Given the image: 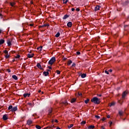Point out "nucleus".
<instances>
[{"instance_id": "1", "label": "nucleus", "mask_w": 129, "mask_h": 129, "mask_svg": "<svg viewBox=\"0 0 129 129\" xmlns=\"http://www.w3.org/2000/svg\"><path fill=\"white\" fill-rule=\"evenodd\" d=\"M91 102H93L95 104H99L100 103V99H98L97 97H94L91 100Z\"/></svg>"}, {"instance_id": "2", "label": "nucleus", "mask_w": 129, "mask_h": 129, "mask_svg": "<svg viewBox=\"0 0 129 129\" xmlns=\"http://www.w3.org/2000/svg\"><path fill=\"white\" fill-rule=\"evenodd\" d=\"M55 61H56V57L53 56L51 57V58L48 61V64H49V65L52 66V65H53V64L54 63Z\"/></svg>"}, {"instance_id": "3", "label": "nucleus", "mask_w": 129, "mask_h": 129, "mask_svg": "<svg viewBox=\"0 0 129 129\" xmlns=\"http://www.w3.org/2000/svg\"><path fill=\"white\" fill-rule=\"evenodd\" d=\"M127 95V92L126 91H124L122 94V99H124V98H125Z\"/></svg>"}, {"instance_id": "4", "label": "nucleus", "mask_w": 129, "mask_h": 129, "mask_svg": "<svg viewBox=\"0 0 129 129\" xmlns=\"http://www.w3.org/2000/svg\"><path fill=\"white\" fill-rule=\"evenodd\" d=\"M8 115L7 114H5L3 116V120H7L8 119Z\"/></svg>"}, {"instance_id": "5", "label": "nucleus", "mask_w": 129, "mask_h": 129, "mask_svg": "<svg viewBox=\"0 0 129 129\" xmlns=\"http://www.w3.org/2000/svg\"><path fill=\"white\" fill-rule=\"evenodd\" d=\"M36 66L39 69H40V70H44V69L42 68V66H41V64H40V63H38Z\"/></svg>"}, {"instance_id": "6", "label": "nucleus", "mask_w": 129, "mask_h": 129, "mask_svg": "<svg viewBox=\"0 0 129 129\" xmlns=\"http://www.w3.org/2000/svg\"><path fill=\"white\" fill-rule=\"evenodd\" d=\"M79 74H80L79 75V76H81L82 78H85V77H86V74H83L81 73V72H79Z\"/></svg>"}, {"instance_id": "7", "label": "nucleus", "mask_w": 129, "mask_h": 129, "mask_svg": "<svg viewBox=\"0 0 129 129\" xmlns=\"http://www.w3.org/2000/svg\"><path fill=\"white\" fill-rule=\"evenodd\" d=\"M44 27H50V24H45L43 25L39 26V28H44Z\"/></svg>"}, {"instance_id": "8", "label": "nucleus", "mask_w": 129, "mask_h": 129, "mask_svg": "<svg viewBox=\"0 0 129 129\" xmlns=\"http://www.w3.org/2000/svg\"><path fill=\"white\" fill-rule=\"evenodd\" d=\"M100 8H101V7L100 6H99V5L96 6L95 7V9H94L95 12H97V11H99Z\"/></svg>"}, {"instance_id": "9", "label": "nucleus", "mask_w": 129, "mask_h": 129, "mask_svg": "<svg viewBox=\"0 0 129 129\" xmlns=\"http://www.w3.org/2000/svg\"><path fill=\"white\" fill-rule=\"evenodd\" d=\"M17 110H18V107L17 106H15L12 108V109L11 110V111L14 112L15 111H17Z\"/></svg>"}, {"instance_id": "10", "label": "nucleus", "mask_w": 129, "mask_h": 129, "mask_svg": "<svg viewBox=\"0 0 129 129\" xmlns=\"http://www.w3.org/2000/svg\"><path fill=\"white\" fill-rule=\"evenodd\" d=\"M33 123V121H32L31 120L28 119L27 121V124H28V125H30V124H32Z\"/></svg>"}, {"instance_id": "11", "label": "nucleus", "mask_w": 129, "mask_h": 129, "mask_svg": "<svg viewBox=\"0 0 129 129\" xmlns=\"http://www.w3.org/2000/svg\"><path fill=\"white\" fill-rule=\"evenodd\" d=\"M7 44H8V46H9V47H10V46H11L12 45V41H11L10 39L7 40Z\"/></svg>"}, {"instance_id": "12", "label": "nucleus", "mask_w": 129, "mask_h": 129, "mask_svg": "<svg viewBox=\"0 0 129 129\" xmlns=\"http://www.w3.org/2000/svg\"><path fill=\"white\" fill-rule=\"evenodd\" d=\"M61 104H62V105H68L69 103L67 101H64L61 102Z\"/></svg>"}, {"instance_id": "13", "label": "nucleus", "mask_w": 129, "mask_h": 129, "mask_svg": "<svg viewBox=\"0 0 129 129\" xmlns=\"http://www.w3.org/2000/svg\"><path fill=\"white\" fill-rule=\"evenodd\" d=\"M67 26L68 27H69V28H71V27H72V22H68L67 24Z\"/></svg>"}, {"instance_id": "14", "label": "nucleus", "mask_w": 129, "mask_h": 129, "mask_svg": "<svg viewBox=\"0 0 129 129\" xmlns=\"http://www.w3.org/2000/svg\"><path fill=\"white\" fill-rule=\"evenodd\" d=\"M30 95H31V94L29 93H25L23 94L24 97H27V96H28V97H30Z\"/></svg>"}, {"instance_id": "15", "label": "nucleus", "mask_w": 129, "mask_h": 129, "mask_svg": "<svg viewBox=\"0 0 129 129\" xmlns=\"http://www.w3.org/2000/svg\"><path fill=\"white\" fill-rule=\"evenodd\" d=\"M34 53H33L32 54H28V55H27V57H28V58H33V57H34Z\"/></svg>"}, {"instance_id": "16", "label": "nucleus", "mask_w": 129, "mask_h": 129, "mask_svg": "<svg viewBox=\"0 0 129 129\" xmlns=\"http://www.w3.org/2000/svg\"><path fill=\"white\" fill-rule=\"evenodd\" d=\"M5 43V40L2 39H0V45H3V44Z\"/></svg>"}, {"instance_id": "17", "label": "nucleus", "mask_w": 129, "mask_h": 129, "mask_svg": "<svg viewBox=\"0 0 129 129\" xmlns=\"http://www.w3.org/2000/svg\"><path fill=\"white\" fill-rule=\"evenodd\" d=\"M43 74L44 76H48V75H49V73L48 72H44Z\"/></svg>"}, {"instance_id": "18", "label": "nucleus", "mask_w": 129, "mask_h": 129, "mask_svg": "<svg viewBox=\"0 0 129 129\" xmlns=\"http://www.w3.org/2000/svg\"><path fill=\"white\" fill-rule=\"evenodd\" d=\"M12 78L14 79L15 80H18V77L16 75H13L12 76Z\"/></svg>"}, {"instance_id": "19", "label": "nucleus", "mask_w": 129, "mask_h": 129, "mask_svg": "<svg viewBox=\"0 0 129 129\" xmlns=\"http://www.w3.org/2000/svg\"><path fill=\"white\" fill-rule=\"evenodd\" d=\"M76 101V98H73L71 100V103H74Z\"/></svg>"}, {"instance_id": "20", "label": "nucleus", "mask_w": 129, "mask_h": 129, "mask_svg": "<svg viewBox=\"0 0 129 129\" xmlns=\"http://www.w3.org/2000/svg\"><path fill=\"white\" fill-rule=\"evenodd\" d=\"M123 113H124V112L122 111H119V114L120 116H122V115H123Z\"/></svg>"}, {"instance_id": "21", "label": "nucleus", "mask_w": 129, "mask_h": 129, "mask_svg": "<svg viewBox=\"0 0 129 129\" xmlns=\"http://www.w3.org/2000/svg\"><path fill=\"white\" fill-rule=\"evenodd\" d=\"M67 18H69V15H65L64 17L62 18L63 20H66Z\"/></svg>"}, {"instance_id": "22", "label": "nucleus", "mask_w": 129, "mask_h": 129, "mask_svg": "<svg viewBox=\"0 0 129 129\" xmlns=\"http://www.w3.org/2000/svg\"><path fill=\"white\" fill-rule=\"evenodd\" d=\"M60 36V32H57L56 34H55V37H56V38H58V37H59Z\"/></svg>"}, {"instance_id": "23", "label": "nucleus", "mask_w": 129, "mask_h": 129, "mask_svg": "<svg viewBox=\"0 0 129 129\" xmlns=\"http://www.w3.org/2000/svg\"><path fill=\"white\" fill-rule=\"evenodd\" d=\"M10 6H11V7H14V6H15L16 5V3H12V2H11L10 3Z\"/></svg>"}, {"instance_id": "24", "label": "nucleus", "mask_w": 129, "mask_h": 129, "mask_svg": "<svg viewBox=\"0 0 129 129\" xmlns=\"http://www.w3.org/2000/svg\"><path fill=\"white\" fill-rule=\"evenodd\" d=\"M52 111V108L49 109L48 110V113H49V114H51Z\"/></svg>"}, {"instance_id": "25", "label": "nucleus", "mask_w": 129, "mask_h": 129, "mask_svg": "<svg viewBox=\"0 0 129 129\" xmlns=\"http://www.w3.org/2000/svg\"><path fill=\"white\" fill-rule=\"evenodd\" d=\"M35 127L37 129H41L42 128V127H41V126L39 125H36L35 126Z\"/></svg>"}, {"instance_id": "26", "label": "nucleus", "mask_w": 129, "mask_h": 129, "mask_svg": "<svg viewBox=\"0 0 129 129\" xmlns=\"http://www.w3.org/2000/svg\"><path fill=\"white\" fill-rule=\"evenodd\" d=\"M72 63V60H70L69 61H68V65L69 66L71 65Z\"/></svg>"}, {"instance_id": "27", "label": "nucleus", "mask_w": 129, "mask_h": 129, "mask_svg": "<svg viewBox=\"0 0 129 129\" xmlns=\"http://www.w3.org/2000/svg\"><path fill=\"white\" fill-rule=\"evenodd\" d=\"M94 127H95L94 125H90L88 127V128H89V129H93V128H94Z\"/></svg>"}, {"instance_id": "28", "label": "nucleus", "mask_w": 129, "mask_h": 129, "mask_svg": "<svg viewBox=\"0 0 129 129\" xmlns=\"http://www.w3.org/2000/svg\"><path fill=\"white\" fill-rule=\"evenodd\" d=\"M85 123H86V121H82L81 122V124L82 125H84V124H85Z\"/></svg>"}, {"instance_id": "29", "label": "nucleus", "mask_w": 129, "mask_h": 129, "mask_svg": "<svg viewBox=\"0 0 129 129\" xmlns=\"http://www.w3.org/2000/svg\"><path fill=\"white\" fill-rule=\"evenodd\" d=\"M89 99H87V100H85V103H86V104H87V103L89 102Z\"/></svg>"}, {"instance_id": "30", "label": "nucleus", "mask_w": 129, "mask_h": 129, "mask_svg": "<svg viewBox=\"0 0 129 129\" xmlns=\"http://www.w3.org/2000/svg\"><path fill=\"white\" fill-rule=\"evenodd\" d=\"M11 109H13V106L10 105L8 107V110H11Z\"/></svg>"}, {"instance_id": "31", "label": "nucleus", "mask_w": 129, "mask_h": 129, "mask_svg": "<svg viewBox=\"0 0 129 129\" xmlns=\"http://www.w3.org/2000/svg\"><path fill=\"white\" fill-rule=\"evenodd\" d=\"M47 128H52V129H53V127L52 126H47V127L44 128V129H47Z\"/></svg>"}, {"instance_id": "32", "label": "nucleus", "mask_w": 129, "mask_h": 129, "mask_svg": "<svg viewBox=\"0 0 129 129\" xmlns=\"http://www.w3.org/2000/svg\"><path fill=\"white\" fill-rule=\"evenodd\" d=\"M73 124H71L70 125L68 126V128H71L73 126Z\"/></svg>"}, {"instance_id": "33", "label": "nucleus", "mask_w": 129, "mask_h": 129, "mask_svg": "<svg viewBox=\"0 0 129 129\" xmlns=\"http://www.w3.org/2000/svg\"><path fill=\"white\" fill-rule=\"evenodd\" d=\"M5 58L6 59H8V58H10V55L9 54V53H8L7 54H6V55L5 56Z\"/></svg>"}, {"instance_id": "34", "label": "nucleus", "mask_w": 129, "mask_h": 129, "mask_svg": "<svg viewBox=\"0 0 129 129\" xmlns=\"http://www.w3.org/2000/svg\"><path fill=\"white\" fill-rule=\"evenodd\" d=\"M69 1L68 0H63V4H67L68 3Z\"/></svg>"}, {"instance_id": "35", "label": "nucleus", "mask_w": 129, "mask_h": 129, "mask_svg": "<svg viewBox=\"0 0 129 129\" xmlns=\"http://www.w3.org/2000/svg\"><path fill=\"white\" fill-rule=\"evenodd\" d=\"M109 106L110 107H111V106H113V102L110 103L109 104Z\"/></svg>"}, {"instance_id": "36", "label": "nucleus", "mask_w": 129, "mask_h": 129, "mask_svg": "<svg viewBox=\"0 0 129 129\" xmlns=\"http://www.w3.org/2000/svg\"><path fill=\"white\" fill-rule=\"evenodd\" d=\"M109 124L110 127H111V125H112V121H110L109 122Z\"/></svg>"}, {"instance_id": "37", "label": "nucleus", "mask_w": 129, "mask_h": 129, "mask_svg": "<svg viewBox=\"0 0 129 129\" xmlns=\"http://www.w3.org/2000/svg\"><path fill=\"white\" fill-rule=\"evenodd\" d=\"M20 57H21V55H20V54H17V56L15 57V58L18 59L20 58Z\"/></svg>"}, {"instance_id": "38", "label": "nucleus", "mask_w": 129, "mask_h": 129, "mask_svg": "<svg viewBox=\"0 0 129 129\" xmlns=\"http://www.w3.org/2000/svg\"><path fill=\"white\" fill-rule=\"evenodd\" d=\"M76 67V64L74 62L72 65V67Z\"/></svg>"}, {"instance_id": "39", "label": "nucleus", "mask_w": 129, "mask_h": 129, "mask_svg": "<svg viewBox=\"0 0 129 129\" xmlns=\"http://www.w3.org/2000/svg\"><path fill=\"white\" fill-rule=\"evenodd\" d=\"M56 73H57V74L59 75L61 73V72H60V71H59V70H57Z\"/></svg>"}, {"instance_id": "40", "label": "nucleus", "mask_w": 129, "mask_h": 129, "mask_svg": "<svg viewBox=\"0 0 129 129\" xmlns=\"http://www.w3.org/2000/svg\"><path fill=\"white\" fill-rule=\"evenodd\" d=\"M4 53L5 54H9V51H8V50H5Z\"/></svg>"}, {"instance_id": "41", "label": "nucleus", "mask_w": 129, "mask_h": 129, "mask_svg": "<svg viewBox=\"0 0 129 129\" xmlns=\"http://www.w3.org/2000/svg\"><path fill=\"white\" fill-rule=\"evenodd\" d=\"M95 117H96V118H100V116H98V115H95Z\"/></svg>"}, {"instance_id": "42", "label": "nucleus", "mask_w": 129, "mask_h": 129, "mask_svg": "<svg viewBox=\"0 0 129 129\" xmlns=\"http://www.w3.org/2000/svg\"><path fill=\"white\" fill-rule=\"evenodd\" d=\"M79 96H82V93H78Z\"/></svg>"}, {"instance_id": "43", "label": "nucleus", "mask_w": 129, "mask_h": 129, "mask_svg": "<svg viewBox=\"0 0 129 129\" xmlns=\"http://www.w3.org/2000/svg\"><path fill=\"white\" fill-rule=\"evenodd\" d=\"M105 73H106V74H108V75L109 74V73L107 71H105Z\"/></svg>"}, {"instance_id": "44", "label": "nucleus", "mask_w": 129, "mask_h": 129, "mask_svg": "<svg viewBox=\"0 0 129 129\" xmlns=\"http://www.w3.org/2000/svg\"><path fill=\"white\" fill-rule=\"evenodd\" d=\"M128 4H129V1H126V2H125V5H127Z\"/></svg>"}, {"instance_id": "45", "label": "nucleus", "mask_w": 129, "mask_h": 129, "mask_svg": "<svg viewBox=\"0 0 129 129\" xmlns=\"http://www.w3.org/2000/svg\"><path fill=\"white\" fill-rule=\"evenodd\" d=\"M42 48H43V46H40L39 47V48L40 49L39 50V51H42Z\"/></svg>"}, {"instance_id": "46", "label": "nucleus", "mask_w": 129, "mask_h": 129, "mask_svg": "<svg viewBox=\"0 0 129 129\" xmlns=\"http://www.w3.org/2000/svg\"><path fill=\"white\" fill-rule=\"evenodd\" d=\"M76 11H77V12H79L80 11V9H79V8H77L76 9Z\"/></svg>"}, {"instance_id": "47", "label": "nucleus", "mask_w": 129, "mask_h": 129, "mask_svg": "<svg viewBox=\"0 0 129 129\" xmlns=\"http://www.w3.org/2000/svg\"><path fill=\"white\" fill-rule=\"evenodd\" d=\"M118 102L120 104H122V101H118Z\"/></svg>"}, {"instance_id": "48", "label": "nucleus", "mask_w": 129, "mask_h": 129, "mask_svg": "<svg viewBox=\"0 0 129 129\" xmlns=\"http://www.w3.org/2000/svg\"><path fill=\"white\" fill-rule=\"evenodd\" d=\"M77 55H80V51H77Z\"/></svg>"}, {"instance_id": "49", "label": "nucleus", "mask_w": 129, "mask_h": 129, "mask_svg": "<svg viewBox=\"0 0 129 129\" xmlns=\"http://www.w3.org/2000/svg\"><path fill=\"white\" fill-rule=\"evenodd\" d=\"M7 71H8V73H10V72H11V70L8 69V70H7Z\"/></svg>"}, {"instance_id": "50", "label": "nucleus", "mask_w": 129, "mask_h": 129, "mask_svg": "<svg viewBox=\"0 0 129 129\" xmlns=\"http://www.w3.org/2000/svg\"><path fill=\"white\" fill-rule=\"evenodd\" d=\"M105 119H106V118H103L102 119V120L103 121H104V120H105Z\"/></svg>"}, {"instance_id": "51", "label": "nucleus", "mask_w": 129, "mask_h": 129, "mask_svg": "<svg viewBox=\"0 0 129 129\" xmlns=\"http://www.w3.org/2000/svg\"><path fill=\"white\" fill-rule=\"evenodd\" d=\"M74 11H75V9L72 8V12H74Z\"/></svg>"}, {"instance_id": "52", "label": "nucleus", "mask_w": 129, "mask_h": 129, "mask_svg": "<svg viewBox=\"0 0 129 129\" xmlns=\"http://www.w3.org/2000/svg\"><path fill=\"white\" fill-rule=\"evenodd\" d=\"M107 118H110V115H108L107 116Z\"/></svg>"}, {"instance_id": "53", "label": "nucleus", "mask_w": 129, "mask_h": 129, "mask_svg": "<svg viewBox=\"0 0 129 129\" xmlns=\"http://www.w3.org/2000/svg\"><path fill=\"white\" fill-rule=\"evenodd\" d=\"M108 72H112V69H110V70L108 71Z\"/></svg>"}, {"instance_id": "54", "label": "nucleus", "mask_w": 129, "mask_h": 129, "mask_svg": "<svg viewBox=\"0 0 129 129\" xmlns=\"http://www.w3.org/2000/svg\"><path fill=\"white\" fill-rule=\"evenodd\" d=\"M29 26H30V27H33V26H34V25L33 24H29Z\"/></svg>"}, {"instance_id": "55", "label": "nucleus", "mask_w": 129, "mask_h": 129, "mask_svg": "<svg viewBox=\"0 0 129 129\" xmlns=\"http://www.w3.org/2000/svg\"><path fill=\"white\" fill-rule=\"evenodd\" d=\"M28 105L32 106V103H28Z\"/></svg>"}, {"instance_id": "56", "label": "nucleus", "mask_w": 129, "mask_h": 129, "mask_svg": "<svg viewBox=\"0 0 129 129\" xmlns=\"http://www.w3.org/2000/svg\"><path fill=\"white\" fill-rule=\"evenodd\" d=\"M54 121H55V122H58V120H57V119H55V120H54Z\"/></svg>"}, {"instance_id": "57", "label": "nucleus", "mask_w": 129, "mask_h": 129, "mask_svg": "<svg viewBox=\"0 0 129 129\" xmlns=\"http://www.w3.org/2000/svg\"><path fill=\"white\" fill-rule=\"evenodd\" d=\"M48 69H52V67H48Z\"/></svg>"}, {"instance_id": "58", "label": "nucleus", "mask_w": 129, "mask_h": 129, "mask_svg": "<svg viewBox=\"0 0 129 129\" xmlns=\"http://www.w3.org/2000/svg\"><path fill=\"white\" fill-rule=\"evenodd\" d=\"M101 128V129H104V127L103 126H102Z\"/></svg>"}, {"instance_id": "59", "label": "nucleus", "mask_w": 129, "mask_h": 129, "mask_svg": "<svg viewBox=\"0 0 129 129\" xmlns=\"http://www.w3.org/2000/svg\"><path fill=\"white\" fill-rule=\"evenodd\" d=\"M97 96L100 97V96H101V94H99V95L97 94Z\"/></svg>"}, {"instance_id": "60", "label": "nucleus", "mask_w": 129, "mask_h": 129, "mask_svg": "<svg viewBox=\"0 0 129 129\" xmlns=\"http://www.w3.org/2000/svg\"><path fill=\"white\" fill-rule=\"evenodd\" d=\"M50 71H51L50 70H47V72H49Z\"/></svg>"}, {"instance_id": "61", "label": "nucleus", "mask_w": 129, "mask_h": 129, "mask_svg": "<svg viewBox=\"0 0 129 129\" xmlns=\"http://www.w3.org/2000/svg\"><path fill=\"white\" fill-rule=\"evenodd\" d=\"M41 92V90H39V91H38V93H40Z\"/></svg>"}, {"instance_id": "62", "label": "nucleus", "mask_w": 129, "mask_h": 129, "mask_svg": "<svg viewBox=\"0 0 129 129\" xmlns=\"http://www.w3.org/2000/svg\"><path fill=\"white\" fill-rule=\"evenodd\" d=\"M2 29H0V34H1V33H2Z\"/></svg>"}, {"instance_id": "63", "label": "nucleus", "mask_w": 129, "mask_h": 129, "mask_svg": "<svg viewBox=\"0 0 129 129\" xmlns=\"http://www.w3.org/2000/svg\"><path fill=\"white\" fill-rule=\"evenodd\" d=\"M126 27H128V26L127 25H125L124 26V28H126Z\"/></svg>"}, {"instance_id": "64", "label": "nucleus", "mask_w": 129, "mask_h": 129, "mask_svg": "<svg viewBox=\"0 0 129 129\" xmlns=\"http://www.w3.org/2000/svg\"><path fill=\"white\" fill-rule=\"evenodd\" d=\"M15 59H13L12 60V62H15Z\"/></svg>"}]
</instances>
